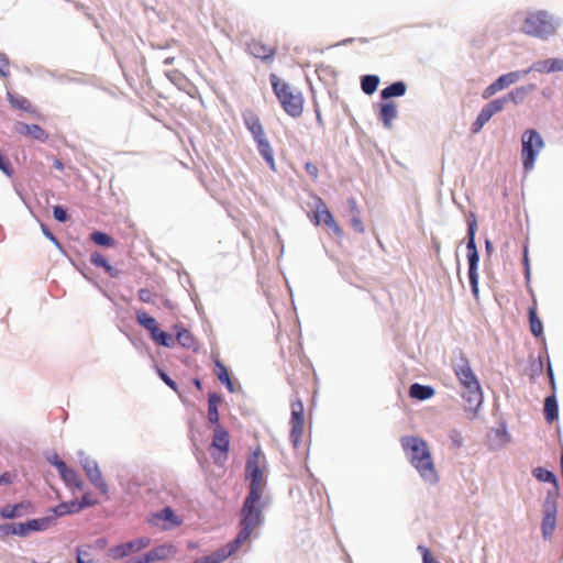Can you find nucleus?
I'll list each match as a JSON object with an SVG mask.
<instances>
[{"label": "nucleus", "mask_w": 563, "mask_h": 563, "mask_svg": "<svg viewBox=\"0 0 563 563\" xmlns=\"http://www.w3.org/2000/svg\"><path fill=\"white\" fill-rule=\"evenodd\" d=\"M267 463L265 455L257 446L247 457L245 476L250 479V492L240 512V526L251 533L262 523V497L266 487Z\"/></svg>", "instance_id": "nucleus-1"}, {"label": "nucleus", "mask_w": 563, "mask_h": 563, "mask_svg": "<svg viewBox=\"0 0 563 563\" xmlns=\"http://www.w3.org/2000/svg\"><path fill=\"white\" fill-rule=\"evenodd\" d=\"M400 444L419 475L429 484H437L440 477L427 441L420 437L406 435L400 439Z\"/></svg>", "instance_id": "nucleus-2"}, {"label": "nucleus", "mask_w": 563, "mask_h": 563, "mask_svg": "<svg viewBox=\"0 0 563 563\" xmlns=\"http://www.w3.org/2000/svg\"><path fill=\"white\" fill-rule=\"evenodd\" d=\"M452 368L464 389L462 397L471 408L478 407L483 400L482 387L468 358L462 352L452 360Z\"/></svg>", "instance_id": "nucleus-3"}, {"label": "nucleus", "mask_w": 563, "mask_h": 563, "mask_svg": "<svg viewBox=\"0 0 563 563\" xmlns=\"http://www.w3.org/2000/svg\"><path fill=\"white\" fill-rule=\"evenodd\" d=\"M271 84L284 111L292 118H299L303 112L302 93L287 82L278 79L276 75H271Z\"/></svg>", "instance_id": "nucleus-4"}, {"label": "nucleus", "mask_w": 563, "mask_h": 563, "mask_svg": "<svg viewBox=\"0 0 563 563\" xmlns=\"http://www.w3.org/2000/svg\"><path fill=\"white\" fill-rule=\"evenodd\" d=\"M522 31L529 36L544 40L555 33L556 26L547 12L538 11L527 15Z\"/></svg>", "instance_id": "nucleus-5"}, {"label": "nucleus", "mask_w": 563, "mask_h": 563, "mask_svg": "<svg viewBox=\"0 0 563 563\" xmlns=\"http://www.w3.org/2000/svg\"><path fill=\"white\" fill-rule=\"evenodd\" d=\"M544 147V141L534 129H528L521 136V161L525 170L534 167L537 156Z\"/></svg>", "instance_id": "nucleus-6"}, {"label": "nucleus", "mask_w": 563, "mask_h": 563, "mask_svg": "<svg viewBox=\"0 0 563 563\" xmlns=\"http://www.w3.org/2000/svg\"><path fill=\"white\" fill-rule=\"evenodd\" d=\"M475 228L476 223L473 221L468 225V242H467V260H468V279L472 288L473 296L478 299V273L477 265L479 261L478 252L475 244Z\"/></svg>", "instance_id": "nucleus-7"}, {"label": "nucleus", "mask_w": 563, "mask_h": 563, "mask_svg": "<svg viewBox=\"0 0 563 563\" xmlns=\"http://www.w3.org/2000/svg\"><path fill=\"white\" fill-rule=\"evenodd\" d=\"M251 536L252 533L250 531L241 527L240 532L233 541L221 547L212 554L202 558L196 563H221L233 555L243 544H245L250 540Z\"/></svg>", "instance_id": "nucleus-8"}, {"label": "nucleus", "mask_w": 563, "mask_h": 563, "mask_svg": "<svg viewBox=\"0 0 563 563\" xmlns=\"http://www.w3.org/2000/svg\"><path fill=\"white\" fill-rule=\"evenodd\" d=\"M290 433L289 438L295 448H298L303 434L305 409L300 399L292 400L290 404Z\"/></svg>", "instance_id": "nucleus-9"}, {"label": "nucleus", "mask_w": 563, "mask_h": 563, "mask_svg": "<svg viewBox=\"0 0 563 563\" xmlns=\"http://www.w3.org/2000/svg\"><path fill=\"white\" fill-rule=\"evenodd\" d=\"M147 522L158 530H170L179 527L183 519L178 517L170 507L154 512L147 517Z\"/></svg>", "instance_id": "nucleus-10"}, {"label": "nucleus", "mask_w": 563, "mask_h": 563, "mask_svg": "<svg viewBox=\"0 0 563 563\" xmlns=\"http://www.w3.org/2000/svg\"><path fill=\"white\" fill-rule=\"evenodd\" d=\"M529 74V70H517L510 71L508 74H504L498 79H496L493 84L485 88L483 91V98L489 99L498 91L509 87L510 85L517 82L519 79L526 77Z\"/></svg>", "instance_id": "nucleus-11"}, {"label": "nucleus", "mask_w": 563, "mask_h": 563, "mask_svg": "<svg viewBox=\"0 0 563 563\" xmlns=\"http://www.w3.org/2000/svg\"><path fill=\"white\" fill-rule=\"evenodd\" d=\"M143 328H145L152 340L161 346L170 347L174 344V338L166 331H163L159 323L153 317L143 313Z\"/></svg>", "instance_id": "nucleus-12"}, {"label": "nucleus", "mask_w": 563, "mask_h": 563, "mask_svg": "<svg viewBox=\"0 0 563 563\" xmlns=\"http://www.w3.org/2000/svg\"><path fill=\"white\" fill-rule=\"evenodd\" d=\"M313 222L316 225H319L320 223L325 224L333 231L336 236H341L343 234L341 227L334 220L333 214L321 198H317V203L313 211Z\"/></svg>", "instance_id": "nucleus-13"}, {"label": "nucleus", "mask_w": 563, "mask_h": 563, "mask_svg": "<svg viewBox=\"0 0 563 563\" xmlns=\"http://www.w3.org/2000/svg\"><path fill=\"white\" fill-rule=\"evenodd\" d=\"M81 466L91 484L103 495L108 494V485L97 462L89 456L81 460Z\"/></svg>", "instance_id": "nucleus-14"}, {"label": "nucleus", "mask_w": 563, "mask_h": 563, "mask_svg": "<svg viewBox=\"0 0 563 563\" xmlns=\"http://www.w3.org/2000/svg\"><path fill=\"white\" fill-rule=\"evenodd\" d=\"M51 463L57 468L58 474L68 487L76 489L82 488L84 482L76 470L68 467L57 455H55L54 460H51Z\"/></svg>", "instance_id": "nucleus-15"}, {"label": "nucleus", "mask_w": 563, "mask_h": 563, "mask_svg": "<svg viewBox=\"0 0 563 563\" xmlns=\"http://www.w3.org/2000/svg\"><path fill=\"white\" fill-rule=\"evenodd\" d=\"M544 517L542 520V534L544 538H550L556 526V504L548 497L543 505Z\"/></svg>", "instance_id": "nucleus-16"}, {"label": "nucleus", "mask_w": 563, "mask_h": 563, "mask_svg": "<svg viewBox=\"0 0 563 563\" xmlns=\"http://www.w3.org/2000/svg\"><path fill=\"white\" fill-rule=\"evenodd\" d=\"M175 554H176V548L173 544H170V543L162 544V545H158V547L150 550L145 554H143V563H154V562H159V561H166V560L174 558Z\"/></svg>", "instance_id": "nucleus-17"}, {"label": "nucleus", "mask_w": 563, "mask_h": 563, "mask_svg": "<svg viewBox=\"0 0 563 563\" xmlns=\"http://www.w3.org/2000/svg\"><path fill=\"white\" fill-rule=\"evenodd\" d=\"M246 51L255 58L266 60L276 55L277 48L275 45L265 44L260 40H252L247 43Z\"/></svg>", "instance_id": "nucleus-18"}, {"label": "nucleus", "mask_w": 563, "mask_h": 563, "mask_svg": "<svg viewBox=\"0 0 563 563\" xmlns=\"http://www.w3.org/2000/svg\"><path fill=\"white\" fill-rule=\"evenodd\" d=\"M141 550V540L136 539L133 541L125 542L123 544L113 547L109 550L108 554L113 560H121L132 554L137 553Z\"/></svg>", "instance_id": "nucleus-19"}, {"label": "nucleus", "mask_w": 563, "mask_h": 563, "mask_svg": "<svg viewBox=\"0 0 563 563\" xmlns=\"http://www.w3.org/2000/svg\"><path fill=\"white\" fill-rule=\"evenodd\" d=\"M527 70L538 71L542 74H550L554 71H563V59L562 58H549L544 60L536 62Z\"/></svg>", "instance_id": "nucleus-20"}, {"label": "nucleus", "mask_w": 563, "mask_h": 563, "mask_svg": "<svg viewBox=\"0 0 563 563\" xmlns=\"http://www.w3.org/2000/svg\"><path fill=\"white\" fill-rule=\"evenodd\" d=\"M14 131L21 135L31 136L40 141H45L47 139V134L38 124L16 122L14 124Z\"/></svg>", "instance_id": "nucleus-21"}, {"label": "nucleus", "mask_w": 563, "mask_h": 563, "mask_svg": "<svg viewBox=\"0 0 563 563\" xmlns=\"http://www.w3.org/2000/svg\"><path fill=\"white\" fill-rule=\"evenodd\" d=\"M243 122L247 130L252 133L254 141L265 136V131L260 118L252 111L243 113Z\"/></svg>", "instance_id": "nucleus-22"}, {"label": "nucleus", "mask_w": 563, "mask_h": 563, "mask_svg": "<svg viewBox=\"0 0 563 563\" xmlns=\"http://www.w3.org/2000/svg\"><path fill=\"white\" fill-rule=\"evenodd\" d=\"M212 446L221 451L224 455H227L229 452L230 435L229 432L220 424H218L214 429Z\"/></svg>", "instance_id": "nucleus-23"}, {"label": "nucleus", "mask_w": 563, "mask_h": 563, "mask_svg": "<svg viewBox=\"0 0 563 563\" xmlns=\"http://www.w3.org/2000/svg\"><path fill=\"white\" fill-rule=\"evenodd\" d=\"M255 142H256L257 150H258L260 154L262 155V157L265 159V162L267 163L269 168L272 170H275L276 163H275V158H274V151H273L268 140L266 139V135L261 139L255 140Z\"/></svg>", "instance_id": "nucleus-24"}, {"label": "nucleus", "mask_w": 563, "mask_h": 563, "mask_svg": "<svg viewBox=\"0 0 563 563\" xmlns=\"http://www.w3.org/2000/svg\"><path fill=\"white\" fill-rule=\"evenodd\" d=\"M175 336L179 345L185 349H196L197 342L192 333L183 325H175Z\"/></svg>", "instance_id": "nucleus-25"}, {"label": "nucleus", "mask_w": 563, "mask_h": 563, "mask_svg": "<svg viewBox=\"0 0 563 563\" xmlns=\"http://www.w3.org/2000/svg\"><path fill=\"white\" fill-rule=\"evenodd\" d=\"M533 90H536V85L529 84V85L521 86V87H518V88L511 90L505 97H506L507 102L520 104L526 100L527 96L530 92H532Z\"/></svg>", "instance_id": "nucleus-26"}, {"label": "nucleus", "mask_w": 563, "mask_h": 563, "mask_svg": "<svg viewBox=\"0 0 563 563\" xmlns=\"http://www.w3.org/2000/svg\"><path fill=\"white\" fill-rule=\"evenodd\" d=\"M397 117V106L395 102H385L380 104L379 108V119L383 122L384 126L389 129L391 128L393 120Z\"/></svg>", "instance_id": "nucleus-27"}, {"label": "nucleus", "mask_w": 563, "mask_h": 563, "mask_svg": "<svg viewBox=\"0 0 563 563\" xmlns=\"http://www.w3.org/2000/svg\"><path fill=\"white\" fill-rule=\"evenodd\" d=\"M31 507L29 501H22L15 505H5L0 509V516L3 519H13L21 516V510H26Z\"/></svg>", "instance_id": "nucleus-28"}, {"label": "nucleus", "mask_w": 563, "mask_h": 563, "mask_svg": "<svg viewBox=\"0 0 563 563\" xmlns=\"http://www.w3.org/2000/svg\"><path fill=\"white\" fill-rule=\"evenodd\" d=\"M434 395V389L431 386L415 383L409 388V396L413 399L426 400Z\"/></svg>", "instance_id": "nucleus-29"}, {"label": "nucleus", "mask_w": 563, "mask_h": 563, "mask_svg": "<svg viewBox=\"0 0 563 563\" xmlns=\"http://www.w3.org/2000/svg\"><path fill=\"white\" fill-rule=\"evenodd\" d=\"M82 509V505L79 501L71 500L68 503H62L52 509L55 517H63L65 515L76 514Z\"/></svg>", "instance_id": "nucleus-30"}, {"label": "nucleus", "mask_w": 563, "mask_h": 563, "mask_svg": "<svg viewBox=\"0 0 563 563\" xmlns=\"http://www.w3.org/2000/svg\"><path fill=\"white\" fill-rule=\"evenodd\" d=\"M214 374L219 380L227 386L230 391H233V384L230 378L227 366L218 358H214Z\"/></svg>", "instance_id": "nucleus-31"}, {"label": "nucleus", "mask_w": 563, "mask_h": 563, "mask_svg": "<svg viewBox=\"0 0 563 563\" xmlns=\"http://www.w3.org/2000/svg\"><path fill=\"white\" fill-rule=\"evenodd\" d=\"M407 86L402 81H396L380 91L382 99L386 100L391 97H401L406 93Z\"/></svg>", "instance_id": "nucleus-32"}, {"label": "nucleus", "mask_w": 563, "mask_h": 563, "mask_svg": "<svg viewBox=\"0 0 563 563\" xmlns=\"http://www.w3.org/2000/svg\"><path fill=\"white\" fill-rule=\"evenodd\" d=\"M544 416L548 422L552 423L554 420L559 417V408H558V401L555 399V396H549L544 400Z\"/></svg>", "instance_id": "nucleus-33"}, {"label": "nucleus", "mask_w": 563, "mask_h": 563, "mask_svg": "<svg viewBox=\"0 0 563 563\" xmlns=\"http://www.w3.org/2000/svg\"><path fill=\"white\" fill-rule=\"evenodd\" d=\"M221 397L217 394H210L208 398V418L211 423L219 424L218 404L221 402Z\"/></svg>", "instance_id": "nucleus-34"}, {"label": "nucleus", "mask_w": 563, "mask_h": 563, "mask_svg": "<svg viewBox=\"0 0 563 563\" xmlns=\"http://www.w3.org/2000/svg\"><path fill=\"white\" fill-rule=\"evenodd\" d=\"M55 521V517H43V518H36L27 521L29 530L30 532L33 531H45L49 529Z\"/></svg>", "instance_id": "nucleus-35"}, {"label": "nucleus", "mask_w": 563, "mask_h": 563, "mask_svg": "<svg viewBox=\"0 0 563 563\" xmlns=\"http://www.w3.org/2000/svg\"><path fill=\"white\" fill-rule=\"evenodd\" d=\"M90 262L97 267L103 268L111 277L118 275V271L109 264L108 260L100 253H92L90 256Z\"/></svg>", "instance_id": "nucleus-36"}, {"label": "nucleus", "mask_w": 563, "mask_h": 563, "mask_svg": "<svg viewBox=\"0 0 563 563\" xmlns=\"http://www.w3.org/2000/svg\"><path fill=\"white\" fill-rule=\"evenodd\" d=\"M529 324L530 331L534 336H540L543 333V325L540 318L537 314L536 302L529 308Z\"/></svg>", "instance_id": "nucleus-37"}, {"label": "nucleus", "mask_w": 563, "mask_h": 563, "mask_svg": "<svg viewBox=\"0 0 563 563\" xmlns=\"http://www.w3.org/2000/svg\"><path fill=\"white\" fill-rule=\"evenodd\" d=\"M90 240L100 246L104 247H113L115 246V240L110 236L109 234L101 232V231H95L90 234Z\"/></svg>", "instance_id": "nucleus-38"}, {"label": "nucleus", "mask_w": 563, "mask_h": 563, "mask_svg": "<svg viewBox=\"0 0 563 563\" xmlns=\"http://www.w3.org/2000/svg\"><path fill=\"white\" fill-rule=\"evenodd\" d=\"M379 78L376 75H366L362 77L361 87L366 95H373L378 87Z\"/></svg>", "instance_id": "nucleus-39"}, {"label": "nucleus", "mask_w": 563, "mask_h": 563, "mask_svg": "<svg viewBox=\"0 0 563 563\" xmlns=\"http://www.w3.org/2000/svg\"><path fill=\"white\" fill-rule=\"evenodd\" d=\"M532 474L539 482L552 483L554 485V487L558 489V487H559L558 479L552 472L548 471L544 467H536L532 471Z\"/></svg>", "instance_id": "nucleus-40"}, {"label": "nucleus", "mask_w": 563, "mask_h": 563, "mask_svg": "<svg viewBox=\"0 0 563 563\" xmlns=\"http://www.w3.org/2000/svg\"><path fill=\"white\" fill-rule=\"evenodd\" d=\"M507 103L506 97H501L498 99H495L487 103L484 109L493 117L494 114L500 112L504 110L505 106Z\"/></svg>", "instance_id": "nucleus-41"}, {"label": "nucleus", "mask_w": 563, "mask_h": 563, "mask_svg": "<svg viewBox=\"0 0 563 563\" xmlns=\"http://www.w3.org/2000/svg\"><path fill=\"white\" fill-rule=\"evenodd\" d=\"M8 100L10 102V104L16 109L29 110L31 107L30 101L22 96L8 93Z\"/></svg>", "instance_id": "nucleus-42"}, {"label": "nucleus", "mask_w": 563, "mask_h": 563, "mask_svg": "<svg viewBox=\"0 0 563 563\" xmlns=\"http://www.w3.org/2000/svg\"><path fill=\"white\" fill-rule=\"evenodd\" d=\"M492 115L483 108L472 125V132L477 133L490 120Z\"/></svg>", "instance_id": "nucleus-43"}, {"label": "nucleus", "mask_w": 563, "mask_h": 563, "mask_svg": "<svg viewBox=\"0 0 563 563\" xmlns=\"http://www.w3.org/2000/svg\"><path fill=\"white\" fill-rule=\"evenodd\" d=\"M92 547H82L77 550V563H96Z\"/></svg>", "instance_id": "nucleus-44"}, {"label": "nucleus", "mask_w": 563, "mask_h": 563, "mask_svg": "<svg viewBox=\"0 0 563 563\" xmlns=\"http://www.w3.org/2000/svg\"><path fill=\"white\" fill-rule=\"evenodd\" d=\"M0 75L8 77L10 75V60L4 53L0 52Z\"/></svg>", "instance_id": "nucleus-45"}, {"label": "nucleus", "mask_w": 563, "mask_h": 563, "mask_svg": "<svg viewBox=\"0 0 563 563\" xmlns=\"http://www.w3.org/2000/svg\"><path fill=\"white\" fill-rule=\"evenodd\" d=\"M53 216L54 218L59 222H65L68 219V214L66 209H64L60 206H55L53 209Z\"/></svg>", "instance_id": "nucleus-46"}, {"label": "nucleus", "mask_w": 563, "mask_h": 563, "mask_svg": "<svg viewBox=\"0 0 563 563\" xmlns=\"http://www.w3.org/2000/svg\"><path fill=\"white\" fill-rule=\"evenodd\" d=\"M351 227L357 233H364L365 232V227H364V224L362 222L361 216H355V217L351 218Z\"/></svg>", "instance_id": "nucleus-47"}, {"label": "nucleus", "mask_w": 563, "mask_h": 563, "mask_svg": "<svg viewBox=\"0 0 563 563\" xmlns=\"http://www.w3.org/2000/svg\"><path fill=\"white\" fill-rule=\"evenodd\" d=\"M418 550L422 554V561L423 563H439L430 553L429 549H427L423 545H419Z\"/></svg>", "instance_id": "nucleus-48"}, {"label": "nucleus", "mask_w": 563, "mask_h": 563, "mask_svg": "<svg viewBox=\"0 0 563 563\" xmlns=\"http://www.w3.org/2000/svg\"><path fill=\"white\" fill-rule=\"evenodd\" d=\"M305 170L306 173L312 178V179H317L318 178V175H319V169L317 167V165H314L313 163L311 162H307L305 164Z\"/></svg>", "instance_id": "nucleus-49"}, {"label": "nucleus", "mask_w": 563, "mask_h": 563, "mask_svg": "<svg viewBox=\"0 0 563 563\" xmlns=\"http://www.w3.org/2000/svg\"><path fill=\"white\" fill-rule=\"evenodd\" d=\"M31 532L29 530L27 522L15 523V533L14 534L20 536V537H26Z\"/></svg>", "instance_id": "nucleus-50"}, {"label": "nucleus", "mask_w": 563, "mask_h": 563, "mask_svg": "<svg viewBox=\"0 0 563 563\" xmlns=\"http://www.w3.org/2000/svg\"><path fill=\"white\" fill-rule=\"evenodd\" d=\"M347 206H349V209H350L351 218L355 217V216H361V210L358 208V205H357L355 198H349L347 199Z\"/></svg>", "instance_id": "nucleus-51"}, {"label": "nucleus", "mask_w": 563, "mask_h": 563, "mask_svg": "<svg viewBox=\"0 0 563 563\" xmlns=\"http://www.w3.org/2000/svg\"><path fill=\"white\" fill-rule=\"evenodd\" d=\"M15 533V523H5L0 526V536H11Z\"/></svg>", "instance_id": "nucleus-52"}, {"label": "nucleus", "mask_w": 563, "mask_h": 563, "mask_svg": "<svg viewBox=\"0 0 563 563\" xmlns=\"http://www.w3.org/2000/svg\"><path fill=\"white\" fill-rule=\"evenodd\" d=\"M158 374L166 385L177 391V384L166 373H164L162 369H158Z\"/></svg>", "instance_id": "nucleus-53"}, {"label": "nucleus", "mask_w": 563, "mask_h": 563, "mask_svg": "<svg viewBox=\"0 0 563 563\" xmlns=\"http://www.w3.org/2000/svg\"><path fill=\"white\" fill-rule=\"evenodd\" d=\"M96 504H98V501L96 499H92L90 494H85L82 496L81 501H79V505H82V508L95 506Z\"/></svg>", "instance_id": "nucleus-54"}, {"label": "nucleus", "mask_w": 563, "mask_h": 563, "mask_svg": "<svg viewBox=\"0 0 563 563\" xmlns=\"http://www.w3.org/2000/svg\"><path fill=\"white\" fill-rule=\"evenodd\" d=\"M88 547H92V552L96 550H104L107 547V540L106 539H98L95 541L93 544H89Z\"/></svg>", "instance_id": "nucleus-55"}, {"label": "nucleus", "mask_w": 563, "mask_h": 563, "mask_svg": "<svg viewBox=\"0 0 563 563\" xmlns=\"http://www.w3.org/2000/svg\"><path fill=\"white\" fill-rule=\"evenodd\" d=\"M450 438H451V440L453 441V444L456 448H460L462 445V438H461L460 432H457L455 430L452 431L451 434H450Z\"/></svg>", "instance_id": "nucleus-56"}, {"label": "nucleus", "mask_w": 563, "mask_h": 563, "mask_svg": "<svg viewBox=\"0 0 563 563\" xmlns=\"http://www.w3.org/2000/svg\"><path fill=\"white\" fill-rule=\"evenodd\" d=\"M12 483V476L9 473H3L0 475V486L1 485H8Z\"/></svg>", "instance_id": "nucleus-57"}, {"label": "nucleus", "mask_w": 563, "mask_h": 563, "mask_svg": "<svg viewBox=\"0 0 563 563\" xmlns=\"http://www.w3.org/2000/svg\"><path fill=\"white\" fill-rule=\"evenodd\" d=\"M42 231L46 238H48L51 241L56 242V238L54 234L48 230V228L44 224H42Z\"/></svg>", "instance_id": "nucleus-58"}, {"label": "nucleus", "mask_w": 563, "mask_h": 563, "mask_svg": "<svg viewBox=\"0 0 563 563\" xmlns=\"http://www.w3.org/2000/svg\"><path fill=\"white\" fill-rule=\"evenodd\" d=\"M316 118H317L318 124L320 126H323L324 123H323V119H322V115H321V112L319 109H316Z\"/></svg>", "instance_id": "nucleus-59"}, {"label": "nucleus", "mask_w": 563, "mask_h": 563, "mask_svg": "<svg viewBox=\"0 0 563 563\" xmlns=\"http://www.w3.org/2000/svg\"><path fill=\"white\" fill-rule=\"evenodd\" d=\"M485 247H486L487 253H492V251H493V244H492V242H490V241H488V240H487V241L485 242Z\"/></svg>", "instance_id": "nucleus-60"}, {"label": "nucleus", "mask_w": 563, "mask_h": 563, "mask_svg": "<svg viewBox=\"0 0 563 563\" xmlns=\"http://www.w3.org/2000/svg\"><path fill=\"white\" fill-rule=\"evenodd\" d=\"M135 319H136V322L141 324V311H139V310L135 311Z\"/></svg>", "instance_id": "nucleus-61"}, {"label": "nucleus", "mask_w": 563, "mask_h": 563, "mask_svg": "<svg viewBox=\"0 0 563 563\" xmlns=\"http://www.w3.org/2000/svg\"><path fill=\"white\" fill-rule=\"evenodd\" d=\"M174 62V57H168L165 59V64L169 65Z\"/></svg>", "instance_id": "nucleus-62"}, {"label": "nucleus", "mask_w": 563, "mask_h": 563, "mask_svg": "<svg viewBox=\"0 0 563 563\" xmlns=\"http://www.w3.org/2000/svg\"><path fill=\"white\" fill-rule=\"evenodd\" d=\"M129 563H141V559L139 558H134L131 562Z\"/></svg>", "instance_id": "nucleus-63"}, {"label": "nucleus", "mask_w": 563, "mask_h": 563, "mask_svg": "<svg viewBox=\"0 0 563 563\" xmlns=\"http://www.w3.org/2000/svg\"><path fill=\"white\" fill-rule=\"evenodd\" d=\"M549 376L551 378L552 384H554V382H553V374H552V369L551 368H549Z\"/></svg>", "instance_id": "nucleus-64"}]
</instances>
